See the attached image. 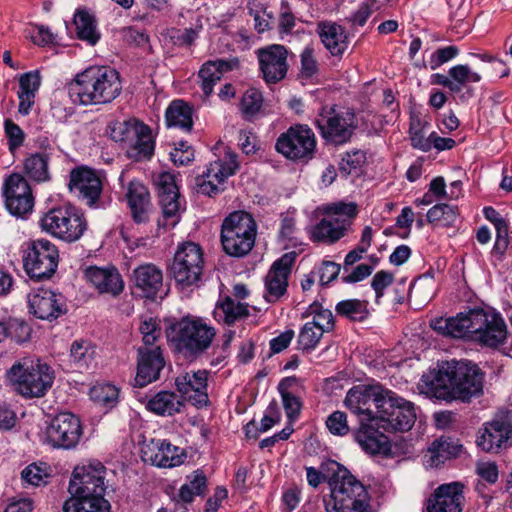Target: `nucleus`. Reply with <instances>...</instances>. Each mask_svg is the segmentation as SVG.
Wrapping results in <instances>:
<instances>
[{
  "label": "nucleus",
  "instance_id": "obj_1",
  "mask_svg": "<svg viewBox=\"0 0 512 512\" xmlns=\"http://www.w3.org/2000/svg\"><path fill=\"white\" fill-rule=\"evenodd\" d=\"M356 408L372 414L382 431L406 432L416 420L414 404L379 385L354 386Z\"/></svg>",
  "mask_w": 512,
  "mask_h": 512
},
{
  "label": "nucleus",
  "instance_id": "obj_2",
  "mask_svg": "<svg viewBox=\"0 0 512 512\" xmlns=\"http://www.w3.org/2000/svg\"><path fill=\"white\" fill-rule=\"evenodd\" d=\"M54 378L49 365L31 356L18 359L6 372L12 389L29 399L43 397L52 387Z\"/></svg>",
  "mask_w": 512,
  "mask_h": 512
},
{
  "label": "nucleus",
  "instance_id": "obj_3",
  "mask_svg": "<svg viewBox=\"0 0 512 512\" xmlns=\"http://www.w3.org/2000/svg\"><path fill=\"white\" fill-rule=\"evenodd\" d=\"M306 478L313 488L323 480L328 481L331 498L326 503L327 512H352V474L343 465L329 460L321 465L320 470L307 467Z\"/></svg>",
  "mask_w": 512,
  "mask_h": 512
},
{
  "label": "nucleus",
  "instance_id": "obj_4",
  "mask_svg": "<svg viewBox=\"0 0 512 512\" xmlns=\"http://www.w3.org/2000/svg\"><path fill=\"white\" fill-rule=\"evenodd\" d=\"M166 336L177 352L198 358L210 348L216 331L201 318L187 316L171 324Z\"/></svg>",
  "mask_w": 512,
  "mask_h": 512
},
{
  "label": "nucleus",
  "instance_id": "obj_5",
  "mask_svg": "<svg viewBox=\"0 0 512 512\" xmlns=\"http://www.w3.org/2000/svg\"><path fill=\"white\" fill-rule=\"evenodd\" d=\"M257 225L246 212L231 213L222 224L221 243L224 251L233 257L247 255L255 244Z\"/></svg>",
  "mask_w": 512,
  "mask_h": 512
},
{
  "label": "nucleus",
  "instance_id": "obj_6",
  "mask_svg": "<svg viewBox=\"0 0 512 512\" xmlns=\"http://www.w3.org/2000/svg\"><path fill=\"white\" fill-rule=\"evenodd\" d=\"M110 137L125 143L129 148L130 156L136 159L150 158L154 152V141L149 126L136 120L114 121L109 124Z\"/></svg>",
  "mask_w": 512,
  "mask_h": 512
},
{
  "label": "nucleus",
  "instance_id": "obj_7",
  "mask_svg": "<svg viewBox=\"0 0 512 512\" xmlns=\"http://www.w3.org/2000/svg\"><path fill=\"white\" fill-rule=\"evenodd\" d=\"M41 227L66 242L78 240L87 228L84 216L71 206L57 207L41 219Z\"/></svg>",
  "mask_w": 512,
  "mask_h": 512
},
{
  "label": "nucleus",
  "instance_id": "obj_8",
  "mask_svg": "<svg viewBox=\"0 0 512 512\" xmlns=\"http://www.w3.org/2000/svg\"><path fill=\"white\" fill-rule=\"evenodd\" d=\"M316 137L312 129L305 124H295L280 134L275 149L285 158L307 162L314 157Z\"/></svg>",
  "mask_w": 512,
  "mask_h": 512
},
{
  "label": "nucleus",
  "instance_id": "obj_9",
  "mask_svg": "<svg viewBox=\"0 0 512 512\" xmlns=\"http://www.w3.org/2000/svg\"><path fill=\"white\" fill-rule=\"evenodd\" d=\"M324 217L311 231L314 242L334 243L351 224L352 203L338 202L323 207Z\"/></svg>",
  "mask_w": 512,
  "mask_h": 512
},
{
  "label": "nucleus",
  "instance_id": "obj_10",
  "mask_svg": "<svg viewBox=\"0 0 512 512\" xmlns=\"http://www.w3.org/2000/svg\"><path fill=\"white\" fill-rule=\"evenodd\" d=\"M203 252L194 242L182 243L175 252L170 273L183 288L196 284L203 271Z\"/></svg>",
  "mask_w": 512,
  "mask_h": 512
},
{
  "label": "nucleus",
  "instance_id": "obj_11",
  "mask_svg": "<svg viewBox=\"0 0 512 512\" xmlns=\"http://www.w3.org/2000/svg\"><path fill=\"white\" fill-rule=\"evenodd\" d=\"M472 341L481 346L498 348L507 339V325L501 314L493 309H474Z\"/></svg>",
  "mask_w": 512,
  "mask_h": 512
},
{
  "label": "nucleus",
  "instance_id": "obj_12",
  "mask_svg": "<svg viewBox=\"0 0 512 512\" xmlns=\"http://www.w3.org/2000/svg\"><path fill=\"white\" fill-rule=\"evenodd\" d=\"M58 259V250L53 243L45 239L35 240L24 257V268L32 279H48L55 273Z\"/></svg>",
  "mask_w": 512,
  "mask_h": 512
},
{
  "label": "nucleus",
  "instance_id": "obj_13",
  "mask_svg": "<svg viewBox=\"0 0 512 512\" xmlns=\"http://www.w3.org/2000/svg\"><path fill=\"white\" fill-rule=\"evenodd\" d=\"M354 413L359 418L356 441L367 454L388 457L391 455V442L382 428L374 422L372 414L361 412L354 405Z\"/></svg>",
  "mask_w": 512,
  "mask_h": 512
},
{
  "label": "nucleus",
  "instance_id": "obj_14",
  "mask_svg": "<svg viewBox=\"0 0 512 512\" xmlns=\"http://www.w3.org/2000/svg\"><path fill=\"white\" fill-rule=\"evenodd\" d=\"M452 401H469L483 390V374L477 365L466 361H452Z\"/></svg>",
  "mask_w": 512,
  "mask_h": 512
},
{
  "label": "nucleus",
  "instance_id": "obj_15",
  "mask_svg": "<svg viewBox=\"0 0 512 512\" xmlns=\"http://www.w3.org/2000/svg\"><path fill=\"white\" fill-rule=\"evenodd\" d=\"M104 479L105 467L99 461L76 467L69 483V493L79 496L104 497Z\"/></svg>",
  "mask_w": 512,
  "mask_h": 512
},
{
  "label": "nucleus",
  "instance_id": "obj_16",
  "mask_svg": "<svg viewBox=\"0 0 512 512\" xmlns=\"http://www.w3.org/2000/svg\"><path fill=\"white\" fill-rule=\"evenodd\" d=\"M3 194L8 211L15 216L31 213L34 196L29 181L20 173H13L5 179Z\"/></svg>",
  "mask_w": 512,
  "mask_h": 512
},
{
  "label": "nucleus",
  "instance_id": "obj_17",
  "mask_svg": "<svg viewBox=\"0 0 512 512\" xmlns=\"http://www.w3.org/2000/svg\"><path fill=\"white\" fill-rule=\"evenodd\" d=\"M68 188L78 199L94 207L102 193L103 184L97 171L87 166H78L70 171Z\"/></svg>",
  "mask_w": 512,
  "mask_h": 512
},
{
  "label": "nucleus",
  "instance_id": "obj_18",
  "mask_svg": "<svg viewBox=\"0 0 512 512\" xmlns=\"http://www.w3.org/2000/svg\"><path fill=\"white\" fill-rule=\"evenodd\" d=\"M452 361L439 363L424 373L418 382V390L428 397L452 401Z\"/></svg>",
  "mask_w": 512,
  "mask_h": 512
},
{
  "label": "nucleus",
  "instance_id": "obj_19",
  "mask_svg": "<svg viewBox=\"0 0 512 512\" xmlns=\"http://www.w3.org/2000/svg\"><path fill=\"white\" fill-rule=\"evenodd\" d=\"M81 434L80 420L69 412L58 414L46 430L48 443L55 448L63 449L75 447Z\"/></svg>",
  "mask_w": 512,
  "mask_h": 512
},
{
  "label": "nucleus",
  "instance_id": "obj_20",
  "mask_svg": "<svg viewBox=\"0 0 512 512\" xmlns=\"http://www.w3.org/2000/svg\"><path fill=\"white\" fill-rule=\"evenodd\" d=\"M184 451L165 439L144 440L141 446V458L151 465L171 468L183 463Z\"/></svg>",
  "mask_w": 512,
  "mask_h": 512
},
{
  "label": "nucleus",
  "instance_id": "obj_21",
  "mask_svg": "<svg viewBox=\"0 0 512 512\" xmlns=\"http://www.w3.org/2000/svg\"><path fill=\"white\" fill-rule=\"evenodd\" d=\"M297 253L291 251L276 260L265 277L264 298L269 303L277 302L287 291L288 277Z\"/></svg>",
  "mask_w": 512,
  "mask_h": 512
},
{
  "label": "nucleus",
  "instance_id": "obj_22",
  "mask_svg": "<svg viewBox=\"0 0 512 512\" xmlns=\"http://www.w3.org/2000/svg\"><path fill=\"white\" fill-rule=\"evenodd\" d=\"M175 384L180 396L187 399L196 408H203L209 404L208 371L197 370L180 374Z\"/></svg>",
  "mask_w": 512,
  "mask_h": 512
},
{
  "label": "nucleus",
  "instance_id": "obj_23",
  "mask_svg": "<svg viewBox=\"0 0 512 512\" xmlns=\"http://www.w3.org/2000/svg\"><path fill=\"white\" fill-rule=\"evenodd\" d=\"M287 49L278 44L258 50L260 71L268 84L278 83L288 71Z\"/></svg>",
  "mask_w": 512,
  "mask_h": 512
},
{
  "label": "nucleus",
  "instance_id": "obj_24",
  "mask_svg": "<svg viewBox=\"0 0 512 512\" xmlns=\"http://www.w3.org/2000/svg\"><path fill=\"white\" fill-rule=\"evenodd\" d=\"M159 204L162 209L165 226L174 227L179 219V190L175 183V177L171 173H161L155 181Z\"/></svg>",
  "mask_w": 512,
  "mask_h": 512
},
{
  "label": "nucleus",
  "instance_id": "obj_25",
  "mask_svg": "<svg viewBox=\"0 0 512 512\" xmlns=\"http://www.w3.org/2000/svg\"><path fill=\"white\" fill-rule=\"evenodd\" d=\"M135 385L144 387L159 379L165 366L163 350L160 346L139 347Z\"/></svg>",
  "mask_w": 512,
  "mask_h": 512
},
{
  "label": "nucleus",
  "instance_id": "obj_26",
  "mask_svg": "<svg viewBox=\"0 0 512 512\" xmlns=\"http://www.w3.org/2000/svg\"><path fill=\"white\" fill-rule=\"evenodd\" d=\"M463 485L459 482L442 484L429 496L427 512H462L464 505Z\"/></svg>",
  "mask_w": 512,
  "mask_h": 512
},
{
  "label": "nucleus",
  "instance_id": "obj_27",
  "mask_svg": "<svg viewBox=\"0 0 512 512\" xmlns=\"http://www.w3.org/2000/svg\"><path fill=\"white\" fill-rule=\"evenodd\" d=\"M30 311L41 320L52 321L66 311L63 297L55 292L40 288L29 295Z\"/></svg>",
  "mask_w": 512,
  "mask_h": 512
},
{
  "label": "nucleus",
  "instance_id": "obj_28",
  "mask_svg": "<svg viewBox=\"0 0 512 512\" xmlns=\"http://www.w3.org/2000/svg\"><path fill=\"white\" fill-rule=\"evenodd\" d=\"M347 116L350 114L347 113ZM316 125L321 136L335 145L344 144L352 137L351 118L344 117L336 113L335 110L321 114L316 120Z\"/></svg>",
  "mask_w": 512,
  "mask_h": 512
},
{
  "label": "nucleus",
  "instance_id": "obj_29",
  "mask_svg": "<svg viewBox=\"0 0 512 512\" xmlns=\"http://www.w3.org/2000/svg\"><path fill=\"white\" fill-rule=\"evenodd\" d=\"M512 434L509 422L493 420L479 429L476 439L477 446L488 453H498L506 448Z\"/></svg>",
  "mask_w": 512,
  "mask_h": 512
},
{
  "label": "nucleus",
  "instance_id": "obj_30",
  "mask_svg": "<svg viewBox=\"0 0 512 512\" xmlns=\"http://www.w3.org/2000/svg\"><path fill=\"white\" fill-rule=\"evenodd\" d=\"M97 66H92L78 73L68 85V94L74 104L96 105L97 98Z\"/></svg>",
  "mask_w": 512,
  "mask_h": 512
},
{
  "label": "nucleus",
  "instance_id": "obj_31",
  "mask_svg": "<svg viewBox=\"0 0 512 512\" xmlns=\"http://www.w3.org/2000/svg\"><path fill=\"white\" fill-rule=\"evenodd\" d=\"M474 309L459 313L451 318H438L431 321L433 330L454 338H466L472 341Z\"/></svg>",
  "mask_w": 512,
  "mask_h": 512
},
{
  "label": "nucleus",
  "instance_id": "obj_32",
  "mask_svg": "<svg viewBox=\"0 0 512 512\" xmlns=\"http://www.w3.org/2000/svg\"><path fill=\"white\" fill-rule=\"evenodd\" d=\"M85 276L100 293L116 296L124 289L122 277L115 267L91 266L86 269Z\"/></svg>",
  "mask_w": 512,
  "mask_h": 512
},
{
  "label": "nucleus",
  "instance_id": "obj_33",
  "mask_svg": "<svg viewBox=\"0 0 512 512\" xmlns=\"http://www.w3.org/2000/svg\"><path fill=\"white\" fill-rule=\"evenodd\" d=\"M47 152L27 153L23 160V173L27 180L36 184L49 183L53 179L51 160Z\"/></svg>",
  "mask_w": 512,
  "mask_h": 512
},
{
  "label": "nucleus",
  "instance_id": "obj_34",
  "mask_svg": "<svg viewBox=\"0 0 512 512\" xmlns=\"http://www.w3.org/2000/svg\"><path fill=\"white\" fill-rule=\"evenodd\" d=\"M97 98L96 105L111 103L122 90L119 73L108 66H97Z\"/></svg>",
  "mask_w": 512,
  "mask_h": 512
},
{
  "label": "nucleus",
  "instance_id": "obj_35",
  "mask_svg": "<svg viewBox=\"0 0 512 512\" xmlns=\"http://www.w3.org/2000/svg\"><path fill=\"white\" fill-rule=\"evenodd\" d=\"M238 66L239 61L237 58L229 60L216 59L204 63L199 71L201 89L204 96L208 97L212 93L214 85L221 79L224 73L237 69Z\"/></svg>",
  "mask_w": 512,
  "mask_h": 512
},
{
  "label": "nucleus",
  "instance_id": "obj_36",
  "mask_svg": "<svg viewBox=\"0 0 512 512\" xmlns=\"http://www.w3.org/2000/svg\"><path fill=\"white\" fill-rule=\"evenodd\" d=\"M185 402L182 396L170 390H162L149 399L145 403V408L159 416H173L182 412Z\"/></svg>",
  "mask_w": 512,
  "mask_h": 512
},
{
  "label": "nucleus",
  "instance_id": "obj_37",
  "mask_svg": "<svg viewBox=\"0 0 512 512\" xmlns=\"http://www.w3.org/2000/svg\"><path fill=\"white\" fill-rule=\"evenodd\" d=\"M126 199L131 210L132 218L136 223H144L148 220L150 198L147 188L138 180L128 183Z\"/></svg>",
  "mask_w": 512,
  "mask_h": 512
},
{
  "label": "nucleus",
  "instance_id": "obj_38",
  "mask_svg": "<svg viewBox=\"0 0 512 512\" xmlns=\"http://www.w3.org/2000/svg\"><path fill=\"white\" fill-rule=\"evenodd\" d=\"M239 168L237 155L228 147H223V155L210 162L202 173L208 179L223 184L225 180L236 173Z\"/></svg>",
  "mask_w": 512,
  "mask_h": 512
},
{
  "label": "nucleus",
  "instance_id": "obj_39",
  "mask_svg": "<svg viewBox=\"0 0 512 512\" xmlns=\"http://www.w3.org/2000/svg\"><path fill=\"white\" fill-rule=\"evenodd\" d=\"M135 286L146 298H154L162 286V271L153 264H145L133 272Z\"/></svg>",
  "mask_w": 512,
  "mask_h": 512
},
{
  "label": "nucleus",
  "instance_id": "obj_40",
  "mask_svg": "<svg viewBox=\"0 0 512 512\" xmlns=\"http://www.w3.org/2000/svg\"><path fill=\"white\" fill-rule=\"evenodd\" d=\"M317 31L322 43L332 55H341L347 49V35L340 25L330 22H320Z\"/></svg>",
  "mask_w": 512,
  "mask_h": 512
},
{
  "label": "nucleus",
  "instance_id": "obj_41",
  "mask_svg": "<svg viewBox=\"0 0 512 512\" xmlns=\"http://www.w3.org/2000/svg\"><path fill=\"white\" fill-rule=\"evenodd\" d=\"M70 364L83 373L96 366V347L87 340H75L70 347Z\"/></svg>",
  "mask_w": 512,
  "mask_h": 512
},
{
  "label": "nucleus",
  "instance_id": "obj_42",
  "mask_svg": "<svg viewBox=\"0 0 512 512\" xmlns=\"http://www.w3.org/2000/svg\"><path fill=\"white\" fill-rule=\"evenodd\" d=\"M248 304L236 301L230 296L217 302L213 316L219 323L231 325L248 317Z\"/></svg>",
  "mask_w": 512,
  "mask_h": 512
},
{
  "label": "nucleus",
  "instance_id": "obj_43",
  "mask_svg": "<svg viewBox=\"0 0 512 512\" xmlns=\"http://www.w3.org/2000/svg\"><path fill=\"white\" fill-rule=\"evenodd\" d=\"M461 448V445L450 439H437L432 442L424 456L425 465L430 468H436L446 460L457 456Z\"/></svg>",
  "mask_w": 512,
  "mask_h": 512
},
{
  "label": "nucleus",
  "instance_id": "obj_44",
  "mask_svg": "<svg viewBox=\"0 0 512 512\" xmlns=\"http://www.w3.org/2000/svg\"><path fill=\"white\" fill-rule=\"evenodd\" d=\"M110 507L104 497L71 495L63 504V512H110Z\"/></svg>",
  "mask_w": 512,
  "mask_h": 512
},
{
  "label": "nucleus",
  "instance_id": "obj_45",
  "mask_svg": "<svg viewBox=\"0 0 512 512\" xmlns=\"http://www.w3.org/2000/svg\"><path fill=\"white\" fill-rule=\"evenodd\" d=\"M430 120L427 116H421L418 113H412L410 116L409 124V139L411 145L423 152L430 150V133L427 132L430 128Z\"/></svg>",
  "mask_w": 512,
  "mask_h": 512
},
{
  "label": "nucleus",
  "instance_id": "obj_46",
  "mask_svg": "<svg viewBox=\"0 0 512 512\" xmlns=\"http://www.w3.org/2000/svg\"><path fill=\"white\" fill-rule=\"evenodd\" d=\"M165 116L169 127H177L186 132L192 129V108L183 100L173 101L168 106Z\"/></svg>",
  "mask_w": 512,
  "mask_h": 512
},
{
  "label": "nucleus",
  "instance_id": "obj_47",
  "mask_svg": "<svg viewBox=\"0 0 512 512\" xmlns=\"http://www.w3.org/2000/svg\"><path fill=\"white\" fill-rule=\"evenodd\" d=\"M74 24L80 40L86 41L90 45H95L98 42L100 34L96 29V22L92 15L86 11H78L74 16Z\"/></svg>",
  "mask_w": 512,
  "mask_h": 512
},
{
  "label": "nucleus",
  "instance_id": "obj_48",
  "mask_svg": "<svg viewBox=\"0 0 512 512\" xmlns=\"http://www.w3.org/2000/svg\"><path fill=\"white\" fill-rule=\"evenodd\" d=\"M383 127L382 119L376 115L371 108H366L354 113V130L365 135H373L379 132Z\"/></svg>",
  "mask_w": 512,
  "mask_h": 512
},
{
  "label": "nucleus",
  "instance_id": "obj_49",
  "mask_svg": "<svg viewBox=\"0 0 512 512\" xmlns=\"http://www.w3.org/2000/svg\"><path fill=\"white\" fill-rule=\"evenodd\" d=\"M449 76L452 78L453 88L452 92L459 93L465 87L472 83L481 81V75L473 71L468 65L458 64L449 69Z\"/></svg>",
  "mask_w": 512,
  "mask_h": 512
},
{
  "label": "nucleus",
  "instance_id": "obj_50",
  "mask_svg": "<svg viewBox=\"0 0 512 512\" xmlns=\"http://www.w3.org/2000/svg\"><path fill=\"white\" fill-rule=\"evenodd\" d=\"M207 479L201 471H195L188 477V483L181 486L179 500L184 503H191L195 496L203 495L206 490Z\"/></svg>",
  "mask_w": 512,
  "mask_h": 512
},
{
  "label": "nucleus",
  "instance_id": "obj_51",
  "mask_svg": "<svg viewBox=\"0 0 512 512\" xmlns=\"http://www.w3.org/2000/svg\"><path fill=\"white\" fill-rule=\"evenodd\" d=\"M458 216V208L445 203L436 204L427 212V219L430 223H437L445 227L455 225Z\"/></svg>",
  "mask_w": 512,
  "mask_h": 512
},
{
  "label": "nucleus",
  "instance_id": "obj_52",
  "mask_svg": "<svg viewBox=\"0 0 512 512\" xmlns=\"http://www.w3.org/2000/svg\"><path fill=\"white\" fill-rule=\"evenodd\" d=\"M139 332L144 344L142 347L159 346L157 342L161 339L162 331L157 319L153 317L143 319L139 326Z\"/></svg>",
  "mask_w": 512,
  "mask_h": 512
},
{
  "label": "nucleus",
  "instance_id": "obj_53",
  "mask_svg": "<svg viewBox=\"0 0 512 512\" xmlns=\"http://www.w3.org/2000/svg\"><path fill=\"white\" fill-rule=\"evenodd\" d=\"M280 420H281V413L279 411L278 404L276 403V401H272L268 405V407L265 411V414L261 419L260 426L258 428L256 427V423L254 420L250 421L246 425V435L248 437L251 436L252 428H256V430L261 433L266 432L269 429H271L275 424L279 423Z\"/></svg>",
  "mask_w": 512,
  "mask_h": 512
},
{
  "label": "nucleus",
  "instance_id": "obj_54",
  "mask_svg": "<svg viewBox=\"0 0 512 512\" xmlns=\"http://www.w3.org/2000/svg\"><path fill=\"white\" fill-rule=\"evenodd\" d=\"M263 97L255 88L248 89L242 96L240 109L244 117L251 120L261 109Z\"/></svg>",
  "mask_w": 512,
  "mask_h": 512
},
{
  "label": "nucleus",
  "instance_id": "obj_55",
  "mask_svg": "<svg viewBox=\"0 0 512 512\" xmlns=\"http://www.w3.org/2000/svg\"><path fill=\"white\" fill-rule=\"evenodd\" d=\"M308 315H313L309 323L319 328L323 333L330 331L334 326L333 314L328 309H322L318 304L310 305Z\"/></svg>",
  "mask_w": 512,
  "mask_h": 512
},
{
  "label": "nucleus",
  "instance_id": "obj_56",
  "mask_svg": "<svg viewBox=\"0 0 512 512\" xmlns=\"http://www.w3.org/2000/svg\"><path fill=\"white\" fill-rule=\"evenodd\" d=\"M323 334L319 328L306 322L299 332L298 344L302 350H312L317 346Z\"/></svg>",
  "mask_w": 512,
  "mask_h": 512
},
{
  "label": "nucleus",
  "instance_id": "obj_57",
  "mask_svg": "<svg viewBox=\"0 0 512 512\" xmlns=\"http://www.w3.org/2000/svg\"><path fill=\"white\" fill-rule=\"evenodd\" d=\"M118 389L112 384L95 386L90 391V397L103 405H114L118 399Z\"/></svg>",
  "mask_w": 512,
  "mask_h": 512
},
{
  "label": "nucleus",
  "instance_id": "obj_58",
  "mask_svg": "<svg viewBox=\"0 0 512 512\" xmlns=\"http://www.w3.org/2000/svg\"><path fill=\"white\" fill-rule=\"evenodd\" d=\"M249 14L253 17L254 29L258 33H263L270 29L273 20V15L263 5H254L249 9Z\"/></svg>",
  "mask_w": 512,
  "mask_h": 512
},
{
  "label": "nucleus",
  "instance_id": "obj_59",
  "mask_svg": "<svg viewBox=\"0 0 512 512\" xmlns=\"http://www.w3.org/2000/svg\"><path fill=\"white\" fill-rule=\"evenodd\" d=\"M4 130L8 139V148L13 153L23 145L25 140L24 131L10 119L5 120Z\"/></svg>",
  "mask_w": 512,
  "mask_h": 512
},
{
  "label": "nucleus",
  "instance_id": "obj_60",
  "mask_svg": "<svg viewBox=\"0 0 512 512\" xmlns=\"http://www.w3.org/2000/svg\"><path fill=\"white\" fill-rule=\"evenodd\" d=\"M41 85V75L38 70L26 72L19 77V94L36 96Z\"/></svg>",
  "mask_w": 512,
  "mask_h": 512
},
{
  "label": "nucleus",
  "instance_id": "obj_61",
  "mask_svg": "<svg viewBox=\"0 0 512 512\" xmlns=\"http://www.w3.org/2000/svg\"><path fill=\"white\" fill-rule=\"evenodd\" d=\"M326 426L330 433L337 436H344L349 433L347 415L342 411H335L326 420Z\"/></svg>",
  "mask_w": 512,
  "mask_h": 512
},
{
  "label": "nucleus",
  "instance_id": "obj_62",
  "mask_svg": "<svg viewBox=\"0 0 512 512\" xmlns=\"http://www.w3.org/2000/svg\"><path fill=\"white\" fill-rule=\"evenodd\" d=\"M369 502L370 496L366 487L354 478V512H375Z\"/></svg>",
  "mask_w": 512,
  "mask_h": 512
},
{
  "label": "nucleus",
  "instance_id": "obj_63",
  "mask_svg": "<svg viewBox=\"0 0 512 512\" xmlns=\"http://www.w3.org/2000/svg\"><path fill=\"white\" fill-rule=\"evenodd\" d=\"M459 54V49L456 46H446L437 49L430 57L429 65L431 70H436L441 65L452 60Z\"/></svg>",
  "mask_w": 512,
  "mask_h": 512
},
{
  "label": "nucleus",
  "instance_id": "obj_64",
  "mask_svg": "<svg viewBox=\"0 0 512 512\" xmlns=\"http://www.w3.org/2000/svg\"><path fill=\"white\" fill-rule=\"evenodd\" d=\"M476 473L479 477L490 484L498 480V467L492 461H478L476 464Z\"/></svg>",
  "mask_w": 512,
  "mask_h": 512
}]
</instances>
